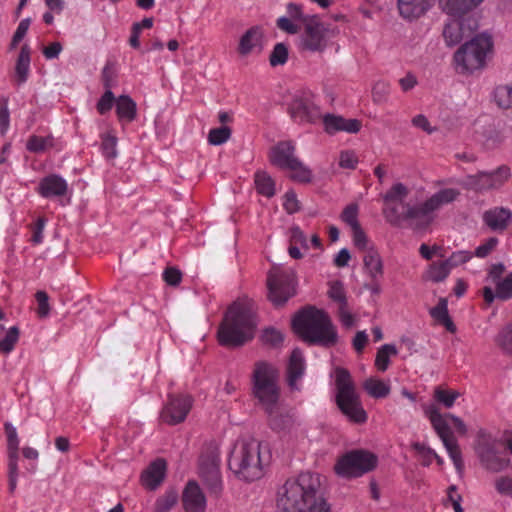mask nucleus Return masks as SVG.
I'll list each match as a JSON object with an SVG mask.
<instances>
[{
    "instance_id": "obj_8",
    "label": "nucleus",
    "mask_w": 512,
    "mask_h": 512,
    "mask_svg": "<svg viewBox=\"0 0 512 512\" xmlns=\"http://www.w3.org/2000/svg\"><path fill=\"white\" fill-rule=\"evenodd\" d=\"M493 42L490 36L480 34L472 37L454 54V60L461 72H473L484 67L486 56Z\"/></svg>"
},
{
    "instance_id": "obj_54",
    "label": "nucleus",
    "mask_w": 512,
    "mask_h": 512,
    "mask_svg": "<svg viewBox=\"0 0 512 512\" xmlns=\"http://www.w3.org/2000/svg\"><path fill=\"white\" fill-rule=\"evenodd\" d=\"M117 138L113 135L107 134L102 137L101 150L103 155L108 158H115L117 155L116 151Z\"/></svg>"
},
{
    "instance_id": "obj_41",
    "label": "nucleus",
    "mask_w": 512,
    "mask_h": 512,
    "mask_svg": "<svg viewBox=\"0 0 512 512\" xmlns=\"http://www.w3.org/2000/svg\"><path fill=\"white\" fill-rule=\"evenodd\" d=\"M20 331L17 326L10 327L5 336L0 339V351L3 354L11 353L19 340Z\"/></svg>"
},
{
    "instance_id": "obj_29",
    "label": "nucleus",
    "mask_w": 512,
    "mask_h": 512,
    "mask_svg": "<svg viewBox=\"0 0 512 512\" xmlns=\"http://www.w3.org/2000/svg\"><path fill=\"white\" fill-rule=\"evenodd\" d=\"M364 267L372 279H377L383 275V263L378 251L374 247H370L365 252Z\"/></svg>"
},
{
    "instance_id": "obj_49",
    "label": "nucleus",
    "mask_w": 512,
    "mask_h": 512,
    "mask_svg": "<svg viewBox=\"0 0 512 512\" xmlns=\"http://www.w3.org/2000/svg\"><path fill=\"white\" fill-rule=\"evenodd\" d=\"M480 462L486 469L492 472L502 471L508 465V461L499 457L497 451L494 452L490 457H487V459H484Z\"/></svg>"
},
{
    "instance_id": "obj_39",
    "label": "nucleus",
    "mask_w": 512,
    "mask_h": 512,
    "mask_svg": "<svg viewBox=\"0 0 512 512\" xmlns=\"http://www.w3.org/2000/svg\"><path fill=\"white\" fill-rule=\"evenodd\" d=\"M495 343L504 353L512 355V322L498 332Z\"/></svg>"
},
{
    "instance_id": "obj_61",
    "label": "nucleus",
    "mask_w": 512,
    "mask_h": 512,
    "mask_svg": "<svg viewBox=\"0 0 512 512\" xmlns=\"http://www.w3.org/2000/svg\"><path fill=\"white\" fill-rule=\"evenodd\" d=\"M499 240L496 237H490L479 245L475 250V256L478 258L487 257L498 245Z\"/></svg>"
},
{
    "instance_id": "obj_45",
    "label": "nucleus",
    "mask_w": 512,
    "mask_h": 512,
    "mask_svg": "<svg viewBox=\"0 0 512 512\" xmlns=\"http://www.w3.org/2000/svg\"><path fill=\"white\" fill-rule=\"evenodd\" d=\"M178 501V494L174 490L167 491L163 496L159 497L155 503L156 512L169 511Z\"/></svg>"
},
{
    "instance_id": "obj_47",
    "label": "nucleus",
    "mask_w": 512,
    "mask_h": 512,
    "mask_svg": "<svg viewBox=\"0 0 512 512\" xmlns=\"http://www.w3.org/2000/svg\"><path fill=\"white\" fill-rule=\"evenodd\" d=\"M231 135V129L227 126L211 129L208 135V141L212 145H221L225 143Z\"/></svg>"
},
{
    "instance_id": "obj_55",
    "label": "nucleus",
    "mask_w": 512,
    "mask_h": 512,
    "mask_svg": "<svg viewBox=\"0 0 512 512\" xmlns=\"http://www.w3.org/2000/svg\"><path fill=\"white\" fill-rule=\"evenodd\" d=\"M262 341L263 343L270 345L272 347H278L282 344L284 337L283 334L274 328H267L262 333Z\"/></svg>"
},
{
    "instance_id": "obj_52",
    "label": "nucleus",
    "mask_w": 512,
    "mask_h": 512,
    "mask_svg": "<svg viewBox=\"0 0 512 512\" xmlns=\"http://www.w3.org/2000/svg\"><path fill=\"white\" fill-rule=\"evenodd\" d=\"M341 220L348 224L351 229L357 226H360L358 221V205L357 204H349L346 206L341 213Z\"/></svg>"
},
{
    "instance_id": "obj_15",
    "label": "nucleus",
    "mask_w": 512,
    "mask_h": 512,
    "mask_svg": "<svg viewBox=\"0 0 512 512\" xmlns=\"http://www.w3.org/2000/svg\"><path fill=\"white\" fill-rule=\"evenodd\" d=\"M404 208L406 221L415 230L426 229L434 220L435 210L429 206L428 200L418 205L405 204Z\"/></svg>"
},
{
    "instance_id": "obj_10",
    "label": "nucleus",
    "mask_w": 512,
    "mask_h": 512,
    "mask_svg": "<svg viewBox=\"0 0 512 512\" xmlns=\"http://www.w3.org/2000/svg\"><path fill=\"white\" fill-rule=\"evenodd\" d=\"M425 415L429 418L435 432L441 439L455 469L461 474L464 469V462L457 439L450 428L449 417H447V414L442 415L433 405L425 409Z\"/></svg>"
},
{
    "instance_id": "obj_3",
    "label": "nucleus",
    "mask_w": 512,
    "mask_h": 512,
    "mask_svg": "<svg viewBox=\"0 0 512 512\" xmlns=\"http://www.w3.org/2000/svg\"><path fill=\"white\" fill-rule=\"evenodd\" d=\"M484 0H439L443 12L455 18L449 20L443 28V38L448 47L460 44L478 29V21L467 13Z\"/></svg>"
},
{
    "instance_id": "obj_32",
    "label": "nucleus",
    "mask_w": 512,
    "mask_h": 512,
    "mask_svg": "<svg viewBox=\"0 0 512 512\" xmlns=\"http://www.w3.org/2000/svg\"><path fill=\"white\" fill-rule=\"evenodd\" d=\"M460 196V191L454 188H445L437 191L427 200L429 206L435 211L440 209L443 205L454 202Z\"/></svg>"
},
{
    "instance_id": "obj_16",
    "label": "nucleus",
    "mask_w": 512,
    "mask_h": 512,
    "mask_svg": "<svg viewBox=\"0 0 512 512\" xmlns=\"http://www.w3.org/2000/svg\"><path fill=\"white\" fill-rule=\"evenodd\" d=\"M325 27L316 19H312L305 25L302 37L303 48L315 52L325 48Z\"/></svg>"
},
{
    "instance_id": "obj_1",
    "label": "nucleus",
    "mask_w": 512,
    "mask_h": 512,
    "mask_svg": "<svg viewBox=\"0 0 512 512\" xmlns=\"http://www.w3.org/2000/svg\"><path fill=\"white\" fill-rule=\"evenodd\" d=\"M320 485V476L310 472L286 480L277 492L278 512H330Z\"/></svg>"
},
{
    "instance_id": "obj_51",
    "label": "nucleus",
    "mask_w": 512,
    "mask_h": 512,
    "mask_svg": "<svg viewBox=\"0 0 512 512\" xmlns=\"http://www.w3.org/2000/svg\"><path fill=\"white\" fill-rule=\"evenodd\" d=\"M496 284L498 286L499 300L507 301L512 299V271Z\"/></svg>"
},
{
    "instance_id": "obj_6",
    "label": "nucleus",
    "mask_w": 512,
    "mask_h": 512,
    "mask_svg": "<svg viewBox=\"0 0 512 512\" xmlns=\"http://www.w3.org/2000/svg\"><path fill=\"white\" fill-rule=\"evenodd\" d=\"M278 378L279 372L273 364L266 361H258L254 364L251 391L264 410L271 411V408L278 403L280 397Z\"/></svg>"
},
{
    "instance_id": "obj_59",
    "label": "nucleus",
    "mask_w": 512,
    "mask_h": 512,
    "mask_svg": "<svg viewBox=\"0 0 512 512\" xmlns=\"http://www.w3.org/2000/svg\"><path fill=\"white\" fill-rule=\"evenodd\" d=\"M390 91V86L385 81H378L372 88L373 101L380 103L386 100Z\"/></svg>"
},
{
    "instance_id": "obj_21",
    "label": "nucleus",
    "mask_w": 512,
    "mask_h": 512,
    "mask_svg": "<svg viewBox=\"0 0 512 512\" xmlns=\"http://www.w3.org/2000/svg\"><path fill=\"white\" fill-rule=\"evenodd\" d=\"M324 129L328 134H335L339 131L357 133L362 124L357 119H346L339 115L326 114L323 116Z\"/></svg>"
},
{
    "instance_id": "obj_12",
    "label": "nucleus",
    "mask_w": 512,
    "mask_h": 512,
    "mask_svg": "<svg viewBox=\"0 0 512 512\" xmlns=\"http://www.w3.org/2000/svg\"><path fill=\"white\" fill-rule=\"evenodd\" d=\"M294 153L295 146L291 141L279 142L271 149L270 162L281 169L291 171L293 180L303 183L310 182L311 170L304 166Z\"/></svg>"
},
{
    "instance_id": "obj_17",
    "label": "nucleus",
    "mask_w": 512,
    "mask_h": 512,
    "mask_svg": "<svg viewBox=\"0 0 512 512\" xmlns=\"http://www.w3.org/2000/svg\"><path fill=\"white\" fill-rule=\"evenodd\" d=\"M182 504L185 512L206 511V497L196 481L191 480L186 484L182 493Z\"/></svg>"
},
{
    "instance_id": "obj_24",
    "label": "nucleus",
    "mask_w": 512,
    "mask_h": 512,
    "mask_svg": "<svg viewBox=\"0 0 512 512\" xmlns=\"http://www.w3.org/2000/svg\"><path fill=\"white\" fill-rule=\"evenodd\" d=\"M400 15L414 20L424 15L433 4V0H397Z\"/></svg>"
},
{
    "instance_id": "obj_60",
    "label": "nucleus",
    "mask_w": 512,
    "mask_h": 512,
    "mask_svg": "<svg viewBox=\"0 0 512 512\" xmlns=\"http://www.w3.org/2000/svg\"><path fill=\"white\" fill-rule=\"evenodd\" d=\"M352 233H353V242H354V245L366 252L367 249H369L370 247H373L372 245H369V240L366 236V234L364 233V231L362 230L361 226H357L352 228Z\"/></svg>"
},
{
    "instance_id": "obj_23",
    "label": "nucleus",
    "mask_w": 512,
    "mask_h": 512,
    "mask_svg": "<svg viewBox=\"0 0 512 512\" xmlns=\"http://www.w3.org/2000/svg\"><path fill=\"white\" fill-rule=\"evenodd\" d=\"M511 220L512 212L506 207H494L483 214V222L493 231H504Z\"/></svg>"
},
{
    "instance_id": "obj_46",
    "label": "nucleus",
    "mask_w": 512,
    "mask_h": 512,
    "mask_svg": "<svg viewBox=\"0 0 512 512\" xmlns=\"http://www.w3.org/2000/svg\"><path fill=\"white\" fill-rule=\"evenodd\" d=\"M288 60V48L284 43H277L269 57L270 65L275 67L284 65Z\"/></svg>"
},
{
    "instance_id": "obj_9",
    "label": "nucleus",
    "mask_w": 512,
    "mask_h": 512,
    "mask_svg": "<svg viewBox=\"0 0 512 512\" xmlns=\"http://www.w3.org/2000/svg\"><path fill=\"white\" fill-rule=\"evenodd\" d=\"M378 464V457L364 449H354L338 458L335 473L346 479L358 478L374 470Z\"/></svg>"
},
{
    "instance_id": "obj_28",
    "label": "nucleus",
    "mask_w": 512,
    "mask_h": 512,
    "mask_svg": "<svg viewBox=\"0 0 512 512\" xmlns=\"http://www.w3.org/2000/svg\"><path fill=\"white\" fill-rule=\"evenodd\" d=\"M30 70V48L27 44L21 47L15 66V81L18 86L24 84Z\"/></svg>"
},
{
    "instance_id": "obj_20",
    "label": "nucleus",
    "mask_w": 512,
    "mask_h": 512,
    "mask_svg": "<svg viewBox=\"0 0 512 512\" xmlns=\"http://www.w3.org/2000/svg\"><path fill=\"white\" fill-rule=\"evenodd\" d=\"M264 32L262 27L253 26L249 28L240 38L238 52L242 56L251 53H260L263 49Z\"/></svg>"
},
{
    "instance_id": "obj_44",
    "label": "nucleus",
    "mask_w": 512,
    "mask_h": 512,
    "mask_svg": "<svg viewBox=\"0 0 512 512\" xmlns=\"http://www.w3.org/2000/svg\"><path fill=\"white\" fill-rule=\"evenodd\" d=\"M385 204L383 215L388 223L399 226L402 221H406L405 211L403 213L399 212L398 206L394 202Z\"/></svg>"
},
{
    "instance_id": "obj_50",
    "label": "nucleus",
    "mask_w": 512,
    "mask_h": 512,
    "mask_svg": "<svg viewBox=\"0 0 512 512\" xmlns=\"http://www.w3.org/2000/svg\"><path fill=\"white\" fill-rule=\"evenodd\" d=\"M116 100L113 92L111 90H105L104 94L100 97L96 104V109L100 115H105L108 113L114 104L116 105Z\"/></svg>"
},
{
    "instance_id": "obj_30",
    "label": "nucleus",
    "mask_w": 512,
    "mask_h": 512,
    "mask_svg": "<svg viewBox=\"0 0 512 512\" xmlns=\"http://www.w3.org/2000/svg\"><path fill=\"white\" fill-rule=\"evenodd\" d=\"M430 315L449 332L454 333L456 331V326L449 316L448 303L445 298H441L438 304L430 310Z\"/></svg>"
},
{
    "instance_id": "obj_38",
    "label": "nucleus",
    "mask_w": 512,
    "mask_h": 512,
    "mask_svg": "<svg viewBox=\"0 0 512 512\" xmlns=\"http://www.w3.org/2000/svg\"><path fill=\"white\" fill-rule=\"evenodd\" d=\"M54 138L52 136L41 137L37 135H32L29 137L26 148L28 151L33 153H41L47 150L48 148L53 147Z\"/></svg>"
},
{
    "instance_id": "obj_22",
    "label": "nucleus",
    "mask_w": 512,
    "mask_h": 512,
    "mask_svg": "<svg viewBox=\"0 0 512 512\" xmlns=\"http://www.w3.org/2000/svg\"><path fill=\"white\" fill-rule=\"evenodd\" d=\"M292 118L298 122L313 123L320 118V111L308 99H295L290 106Z\"/></svg>"
},
{
    "instance_id": "obj_4",
    "label": "nucleus",
    "mask_w": 512,
    "mask_h": 512,
    "mask_svg": "<svg viewBox=\"0 0 512 512\" xmlns=\"http://www.w3.org/2000/svg\"><path fill=\"white\" fill-rule=\"evenodd\" d=\"M256 326V315L252 308L234 303L228 308L219 327V342L228 347L242 346L254 337Z\"/></svg>"
},
{
    "instance_id": "obj_63",
    "label": "nucleus",
    "mask_w": 512,
    "mask_h": 512,
    "mask_svg": "<svg viewBox=\"0 0 512 512\" xmlns=\"http://www.w3.org/2000/svg\"><path fill=\"white\" fill-rule=\"evenodd\" d=\"M102 84L105 90H111L116 86V73L109 64H106L101 74Z\"/></svg>"
},
{
    "instance_id": "obj_64",
    "label": "nucleus",
    "mask_w": 512,
    "mask_h": 512,
    "mask_svg": "<svg viewBox=\"0 0 512 512\" xmlns=\"http://www.w3.org/2000/svg\"><path fill=\"white\" fill-rule=\"evenodd\" d=\"M358 163V158L354 151H342L339 157V166L345 169H355Z\"/></svg>"
},
{
    "instance_id": "obj_56",
    "label": "nucleus",
    "mask_w": 512,
    "mask_h": 512,
    "mask_svg": "<svg viewBox=\"0 0 512 512\" xmlns=\"http://www.w3.org/2000/svg\"><path fill=\"white\" fill-rule=\"evenodd\" d=\"M47 219L45 217H39L35 223L31 226V242L34 245L41 244L44 239V228L46 226Z\"/></svg>"
},
{
    "instance_id": "obj_18",
    "label": "nucleus",
    "mask_w": 512,
    "mask_h": 512,
    "mask_svg": "<svg viewBox=\"0 0 512 512\" xmlns=\"http://www.w3.org/2000/svg\"><path fill=\"white\" fill-rule=\"evenodd\" d=\"M68 191L67 181L58 174H50L42 178L36 188V192L43 198L52 199L66 195Z\"/></svg>"
},
{
    "instance_id": "obj_5",
    "label": "nucleus",
    "mask_w": 512,
    "mask_h": 512,
    "mask_svg": "<svg viewBox=\"0 0 512 512\" xmlns=\"http://www.w3.org/2000/svg\"><path fill=\"white\" fill-rule=\"evenodd\" d=\"M228 466L242 481L252 482L260 479L263 476L260 442L255 439L238 441L230 453Z\"/></svg>"
},
{
    "instance_id": "obj_62",
    "label": "nucleus",
    "mask_w": 512,
    "mask_h": 512,
    "mask_svg": "<svg viewBox=\"0 0 512 512\" xmlns=\"http://www.w3.org/2000/svg\"><path fill=\"white\" fill-rule=\"evenodd\" d=\"M412 448L422 458V464L424 466L431 464L434 455L433 449L419 442L413 443Z\"/></svg>"
},
{
    "instance_id": "obj_13",
    "label": "nucleus",
    "mask_w": 512,
    "mask_h": 512,
    "mask_svg": "<svg viewBox=\"0 0 512 512\" xmlns=\"http://www.w3.org/2000/svg\"><path fill=\"white\" fill-rule=\"evenodd\" d=\"M198 473L204 486L211 495L219 497L223 490L220 473V458L217 447H207L199 457Z\"/></svg>"
},
{
    "instance_id": "obj_27",
    "label": "nucleus",
    "mask_w": 512,
    "mask_h": 512,
    "mask_svg": "<svg viewBox=\"0 0 512 512\" xmlns=\"http://www.w3.org/2000/svg\"><path fill=\"white\" fill-rule=\"evenodd\" d=\"M116 113L120 122H132L137 115L135 101L128 95H121L116 100Z\"/></svg>"
},
{
    "instance_id": "obj_36",
    "label": "nucleus",
    "mask_w": 512,
    "mask_h": 512,
    "mask_svg": "<svg viewBox=\"0 0 512 512\" xmlns=\"http://www.w3.org/2000/svg\"><path fill=\"white\" fill-rule=\"evenodd\" d=\"M396 354H397V349L394 345L384 344L381 348H379V350L377 351V354H376L375 366L377 367V369L381 372H385L388 369L389 364H390L389 357L391 355H396Z\"/></svg>"
},
{
    "instance_id": "obj_37",
    "label": "nucleus",
    "mask_w": 512,
    "mask_h": 512,
    "mask_svg": "<svg viewBox=\"0 0 512 512\" xmlns=\"http://www.w3.org/2000/svg\"><path fill=\"white\" fill-rule=\"evenodd\" d=\"M487 174L491 189L501 188L511 177L510 168L506 165H501L496 170L487 172Z\"/></svg>"
},
{
    "instance_id": "obj_43",
    "label": "nucleus",
    "mask_w": 512,
    "mask_h": 512,
    "mask_svg": "<svg viewBox=\"0 0 512 512\" xmlns=\"http://www.w3.org/2000/svg\"><path fill=\"white\" fill-rule=\"evenodd\" d=\"M408 195L407 187L402 183L394 184L383 196L385 203L399 202L404 207V198Z\"/></svg>"
},
{
    "instance_id": "obj_14",
    "label": "nucleus",
    "mask_w": 512,
    "mask_h": 512,
    "mask_svg": "<svg viewBox=\"0 0 512 512\" xmlns=\"http://www.w3.org/2000/svg\"><path fill=\"white\" fill-rule=\"evenodd\" d=\"M193 405L189 395L170 394L160 412V419L168 425H177L185 421Z\"/></svg>"
},
{
    "instance_id": "obj_26",
    "label": "nucleus",
    "mask_w": 512,
    "mask_h": 512,
    "mask_svg": "<svg viewBox=\"0 0 512 512\" xmlns=\"http://www.w3.org/2000/svg\"><path fill=\"white\" fill-rule=\"evenodd\" d=\"M166 462L163 459L153 461L141 476L142 484L151 490L156 489L165 477Z\"/></svg>"
},
{
    "instance_id": "obj_53",
    "label": "nucleus",
    "mask_w": 512,
    "mask_h": 512,
    "mask_svg": "<svg viewBox=\"0 0 512 512\" xmlns=\"http://www.w3.org/2000/svg\"><path fill=\"white\" fill-rule=\"evenodd\" d=\"M328 295L333 301L337 302L339 306L348 304L344 286L340 281H335L330 284Z\"/></svg>"
},
{
    "instance_id": "obj_34",
    "label": "nucleus",
    "mask_w": 512,
    "mask_h": 512,
    "mask_svg": "<svg viewBox=\"0 0 512 512\" xmlns=\"http://www.w3.org/2000/svg\"><path fill=\"white\" fill-rule=\"evenodd\" d=\"M364 390L373 398H385L390 393V385L377 378H368L363 383Z\"/></svg>"
},
{
    "instance_id": "obj_11",
    "label": "nucleus",
    "mask_w": 512,
    "mask_h": 512,
    "mask_svg": "<svg viewBox=\"0 0 512 512\" xmlns=\"http://www.w3.org/2000/svg\"><path fill=\"white\" fill-rule=\"evenodd\" d=\"M268 299L275 306L284 305L296 293V277L292 269L273 266L267 274Z\"/></svg>"
},
{
    "instance_id": "obj_42",
    "label": "nucleus",
    "mask_w": 512,
    "mask_h": 512,
    "mask_svg": "<svg viewBox=\"0 0 512 512\" xmlns=\"http://www.w3.org/2000/svg\"><path fill=\"white\" fill-rule=\"evenodd\" d=\"M450 271L451 269L445 261L434 262L427 272L428 279L436 283L441 282L447 278Z\"/></svg>"
},
{
    "instance_id": "obj_25",
    "label": "nucleus",
    "mask_w": 512,
    "mask_h": 512,
    "mask_svg": "<svg viewBox=\"0 0 512 512\" xmlns=\"http://www.w3.org/2000/svg\"><path fill=\"white\" fill-rule=\"evenodd\" d=\"M304 371L305 361L303 354L299 349H294L287 366V381L292 390H299L297 381L303 376Z\"/></svg>"
},
{
    "instance_id": "obj_7",
    "label": "nucleus",
    "mask_w": 512,
    "mask_h": 512,
    "mask_svg": "<svg viewBox=\"0 0 512 512\" xmlns=\"http://www.w3.org/2000/svg\"><path fill=\"white\" fill-rule=\"evenodd\" d=\"M336 404L340 411L352 422L362 424L367 421L360 397L355 390L354 383L348 370L337 368L336 371Z\"/></svg>"
},
{
    "instance_id": "obj_40",
    "label": "nucleus",
    "mask_w": 512,
    "mask_h": 512,
    "mask_svg": "<svg viewBox=\"0 0 512 512\" xmlns=\"http://www.w3.org/2000/svg\"><path fill=\"white\" fill-rule=\"evenodd\" d=\"M494 100L500 108H512V84L496 87L494 90Z\"/></svg>"
},
{
    "instance_id": "obj_35",
    "label": "nucleus",
    "mask_w": 512,
    "mask_h": 512,
    "mask_svg": "<svg viewBox=\"0 0 512 512\" xmlns=\"http://www.w3.org/2000/svg\"><path fill=\"white\" fill-rule=\"evenodd\" d=\"M255 185L259 194L268 198L274 196L275 182L265 171L255 173Z\"/></svg>"
},
{
    "instance_id": "obj_31",
    "label": "nucleus",
    "mask_w": 512,
    "mask_h": 512,
    "mask_svg": "<svg viewBox=\"0 0 512 512\" xmlns=\"http://www.w3.org/2000/svg\"><path fill=\"white\" fill-rule=\"evenodd\" d=\"M475 451L480 461L487 459L497 451L494 439L484 430L478 432Z\"/></svg>"
},
{
    "instance_id": "obj_33",
    "label": "nucleus",
    "mask_w": 512,
    "mask_h": 512,
    "mask_svg": "<svg viewBox=\"0 0 512 512\" xmlns=\"http://www.w3.org/2000/svg\"><path fill=\"white\" fill-rule=\"evenodd\" d=\"M464 189L473 190L475 192H484L492 190L489 184V178L486 171L478 172L474 175L466 176L465 180L461 183Z\"/></svg>"
},
{
    "instance_id": "obj_58",
    "label": "nucleus",
    "mask_w": 512,
    "mask_h": 512,
    "mask_svg": "<svg viewBox=\"0 0 512 512\" xmlns=\"http://www.w3.org/2000/svg\"><path fill=\"white\" fill-rule=\"evenodd\" d=\"M35 298L38 304L37 315L40 318H45L50 313L49 296L45 291L39 290L35 294Z\"/></svg>"
},
{
    "instance_id": "obj_57",
    "label": "nucleus",
    "mask_w": 512,
    "mask_h": 512,
    "mask_svg": "<svg viewBox=\"0 0 512 512\" xmlns=\"http://www.w3.org/2000/svg\"><path fill=\"white\" fill-rule=\"evenodd\" d=\"M473 254L469 251L459 250L453 252L449 258L444 260L450 269L465 264L472 258Z\"/></svg>"
},
{
    "instance_id": "obj_48",
    "label": "nucleus",
    "mask_w": 512,
    "mask_h": 512,
    "mask_svg": "<svg viewBox=\"0 0 512 512\" xmlns=\"http://www.w3.org/2000/svg\"><path fill=\"white\" fill-rule=\"evenodd\" d=\"M459 396L460 394L456 391L444 390L439 387L436 388L434 392L435 399L442 403L446 408H451Z\"/></svg>"
},
{
    "instance_id": "obj_2",
    "label": "nucleus",
    "mask_w": 512,
    "mask_h": 512,
    "mask_svg": "<svg viewBox=\"0 0 512 512\" xmlns=\"http://www.w3.org/2000/svg\"><path fill=\"white\" fill-rule=\"evenodd\" d=\"M294 331L306 342L326 348L338 342V332L327 312L308 306L300 310L292 320Z\"/></svg>"
},
{
    "instance_id": "obj_19",
    "label": "nucleus",
    "mask_w": 512,
    "mask_h": 512,
    "mask_svg": "<svg viewBox=\"0 0 512 512\" xmlns=\"http://www.w3.org/2000/svg\"><path fill=\"white\" fill-rule=\"evenodd\" d=\"M268 415V423L270 428L279 434H289L296 426L294 414L290 411L281 410L277 404L271 408V411L265 410Z\"/></svg>"
}]
</instances>
